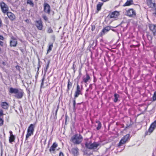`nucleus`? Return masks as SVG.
I'll return each instance as SVG.
<instances>
[{
    "label": "nucleus",
    "mask_w": 156,
    "mask_h": 156,
    "mask_svg": "<svg viewBox=\"0 0 156 156\" xmlns=\"http://www.w3.org/2000/svg\"><path fill=\"white\" fill-rule=\"evenodd\" d=\"M9 91L11 94H15V96L17 98H21L23 96V92L21 89L11 87L9 90Z\"/></svg>",
    "instance_id": "1"
},
{
    "label": "nucleus",
    "mask_w": 156,
    "mask_h": 156,
    "mask_svg": "<svg viewBox=\"0 0 156 156\" xmlns=\"http://www.w3.org/2000/svg\"><path fill=\"white\" fill-rule=\"evenodd\" d=\"M86 147L89 149H96L99 145L97 143L94 142L92 143L90 142H87L85 144Z\"/></svg>",
    "instance_id": "2"
},
{
    "label": "nucleus",
    "mask_w": 156,
    "mask_h": 156,
    "mask_svg": "<svg viewBox=\"0 0 156 156\" xmlns=\"http://www.w3.org/2000/svg\"><path fill=\"white\" fill-rule=\"evenodd\" d=\"M129 137L130 135L129 134H127L124 136L120 140L118 144V147H120L125 144L129 139Z\"/></svg>",
    "instance_id": "3"
},
{
    "label": "nucleus",
    "mask_w": 156,
    "mask_h": 156,
    "mask_svg": "<svg viewBox=\"0 0 156 156\" xmlns=\"http://www.w3.org/2000/svg\"><path fill=\"white\" fill-rule=\"evenodd\" d=\"M34 130V125L33 124H31L27 129V133L26 135V139L31 136V135L33 134Z\"/></svg>",
    "instance_id": "4"
},
{
    "label": "nucleus",
    "mask_w": 156,
    "mask_h": 156,
    "mask_svg": "<svg viewBox=\"0 0 156 156\" xmlns=\"http://www.w3.org/2000/svg\"><path fill=\"white\" fill-rule=\"evenodd\" d=\"M136 12L133 9H130L126 11V15L129 17H134L136 16Z\"/></svg>",
    "instance_id": "5"
},
{
    "label": "nucleus",
    "mask_w": 156,
    "mask_h": 156,
    "mask_svg": "<svg viewBox=\"0 0 156 156\" xmlns=\"http://www.w3.org/2000/svg\"><path fill=\"white\" fill-rule=\"evenodd\" d=\"M0 5L2 10L4 13H6L8 12L9 8L7 5L3 2H0Z\"/></svg>",
    "instance_id": "6"
},
{
    "label": "nucleus",
    "mask_w": 156,
    "mask_h": 156,
    "mask_svg": "<svg viewBox=\"0 0 156 156\" xmlns=\"http://www.w3.org/2000/svg\"><path fill=\"white\" fill-rule=\"evenodd\" d=\"M10 46L11 47H15L17 44V41L16 39L12 37L11 38L10 41Z\"/></svg>",
    "instance_id": "7"
},
{
    "label": "nucleus",
    "mask_w": 156,
    "mask_h": 156,
    "mask_svg": "<svg viewBox=\"0 0 156 156\" xmlns=\"http://www.w3.org/2000/svg\"><path fill=\"white\" fill-rule=\"evenodd\" d=\"M70 141L72 142L73 144H78V135L77 134L74 135L71 138Z\"/></svg>",
    "instance_id": "8"
},
{
    "label": "nucleus",
    "mask_w": 156,
    "mask_h": 156,
    "mask_svg": "<svg viewBox=\"0 0 156 156\" xmlns=\"http://www.w3.org/2000/svg\"><path fill=\"white\" fill-rule=\"evenodd\" d=\"M149 28L150 31L153 33L154 36L156 35V25L150 24L149 25Z\"/></svg>",
    "instance_id": "9"
},
{
    "label": "nucleus",
    "mask_w": 156,
    "mask_h": 156,
    "mask_svg": "<svg viewBox=\"0 0 156 156\" xmlns=\"http://www.w3.org/2000/svg\"><path fill=\"white\" fill-rule=\"evenodd\" d=\"M35 22L36 23V26L37 29L40 30H42L43 27V25L41 20H39L36 21Z\"/></svg>",
    "instance_id": "10"
},
{
    "label": "nucleus",
    "mask_w": 156,
    "mask_h": 156,
    "mask_svg": "<svg viewBox=\"0 0 156 156\" xmlns=\"http://www.w3.org/2000/svg\"><path fill=\"white\" fill-rule=\"evenodd\" d=\"M50 5L47 3L44 4V11L45 12L49 14L50 12Z\"/></svg>",
    "instance_id": "11"
},
{
    "label": "nucleus",
    "mask_w": 156,
    "mask_h": 156,
    "mask_svg": "<svg viewBox=\"0 0 156 156\" xmlns=\"http://www.w3.org/2000/svg\"><path fill=\"white\" fill-rule=\"evenodd\" d=\"M119 15V12L115 11L109 14L110 18H116Z\"/></svg>",
    "instance_id": "12"
},
{
    "label": "nucleus",
    "mask_w": 156,
    "mask_h": 156,
    "mask_svg": "<svg viewBox=\"0 0 156 156\" xmlns=\"http://www.w3.org/2000/svg\"><path fill=\"white\" fill-rule=\"evenodd\" d=\"M147 3L148 6L152 8H155L156 7V4L153 3L152 0H147Z\"/></svg>",
    "instance_id": "13"
},
{
    "label": "nucleus",
    "mask_w": 156,
    "mask_h": 156,
    "mask_svg": "<svg viewBox=\"0 0 156 156\" xmlns=\"http://www.w3.org/2000/svg\"><path fill=\"white\" fill-rule=\"evenodd\" d=\"M6 13L8 17L11 20H13L15 19V16L12 12H8Z\"/></svg>",
    "instance_id": "14"
},
{
    "label": "nucleus",
    "mask_w": 156,
    "mask_h": 156,
    "mask_svg": "<svg viewBox=\"0 0 156 156\" xmlns=\"http://www.w3.org/2000/svg\"><path fill=\"white\" fill-rule=\"evenodd\" d=\"M70 153L74 156H77L78 155V150L77 147L73 148L70 151Z\"/></svg>",
    "instance_id": "15"
},
{
    "label": "nucleus",
    "mask_w": 156,
    "mask_h": 156,
    "mask_svg": "<svg viewBox=\"0 0 156 156\" xmlns=\"http://www.w3.org/2000/svg\"><path fill=\"white\" fill-rule=\"evenodd\" d=\"M2 107L5 109H7L9 107V104L6 102H2L1 104Z\"/></svg>",
    "instance_id": "16"
},
{
    "label": "nucleus",
    "mask_w": 156,
    "mask_h": 156,
    "mask_svg": "<svg viewBox=\"0 0 156 156\" xmlns=\"http://www.w3.org/2000/svg\"><path fill=\"white\" fill-rule=\"evenodd\" d=\"M78 96V83H77V86H76V90L75 92V98H77ZM76 105V100L74 99L73 101V106L74 108Z\"/></svg>",
    "instance_id": "17"
},
{
    "label": "nucleus",
    "mask_w": 156,
    "mask_h": 156,
    "mask_svg": "<svg viewBox=\"0 0 156 156\" xmlns=\"http://www.w3.org/2000/svg\"><path fill=\"white\" fill-rule=\"evenodd\" d=\"M57 144L55 142L53 144L52 146L49 149V151H54L55 150V148L57 147Z\"/></svg>",
    "instance_id": "18"
},
{
    "label": "nucleus",
    "mask_w": 156,
    "mask_h": 156,
    "mask_svg": "<svg viewBox=\"0 0 156 156\" xmlns=\"http://www.w3.org/2000/svg\"><path fill=\"white\" fill-rule=\"evenodd\" d=\"M90 79V77L88 74L87 73L86 74V76L83 77V80L84 82L86 83L88 80Z\"/></svg>",
    "instance_id": "19"
},
{
    "label": "nucleus",
    "mask_w": 156,
    "mask_h": 156,
    "mask_svg": "<svg viewBox=\"0 0 156 156\" xmlns=\"http://www.w3.org/2000/svg\"><path fill=\"white\" fill-rule=\"evenodd\" d=\"M133 0H127L125 4L123 5L124 6H128L133 4Z\"/></svg>",
    "instance_id": "20"
},
{
    "label": "nucleus",
    "mask_w": 156,
    "mask_h": 156,
    "mask_svg": "<svg viewBox=\"0 0 156 156\" xmlns=\"http://www.w3.org/2000/svg\"><path fill=\"white\" fill-rule=\"evenodd\" d=\"M110 29L111 28L110 27L107 26L103 29L102 32L103 33L105 34L109 31Z\"/></svg>",
    "instance_id": "21"
},
{
    "label": "nucleus",
    "mask_w": 156,
    "mask_h": 156,
    "mask_svg": "<svg viewBox=\"0 0 156 156\" xmlns=\"http://www.w3.org/2000/svg\"><path fill=\"white\" fill-rule=\"evenodd\" d=\"M114 99L113 101L114 102L116 103L117 102L118 100V98H119V95L116 93L114 94Z\"/></svg>",
    "instance_id": "22"
},
{
    "label": "nucleus",
    "mask_w": 156,
    "mask_h": 156,
    "mask_svg": "<svg viewBox=\"0 0 156 156\" xmlns=\"http://www.w3.org/2000/svg\"><path fill=\"white\" fill-rule=\"evenodd\" d=\"M103 4V3L100 2L97 5V9L98 11H99L101 10Z\"/></svg>",
    "instance_id": "23"
},
{
    "label": "nucleus",
    "mask_w": 156,
    "mask_h": 156,
    "mask_svg": "<svg viewBox=\"0 0 156 156\" xmlns=\"http://www.w3.org/2000/svg\"><path fill=\"white\" fill-rule=\"evenodd\" d=\"M96 123L98 124V125L96 129L98 130H99L101 128V124L100 122L99 121H97Z\"/></svg>",
    "instance_id": "24"
},
{
    "label": "nucleus",
    "mask_w": 156,
    "mask_h": 156,
    "mask_svg": "<svg viewBox=\"0 0 156 156\" xmlns=\"http://www.w3.org/2000/svg\"><path fill=\"white\" fill-rule=\"evenodd\" d=\"M53 47V44L51 43H49V46L48 47V53L50 52L52 49V48Z\"/></svg>",
    "instance_id": "25"
},
{
    "label": "nucleus",
    "mask_w": 156,
    "mask_h": 156,
    "mask_svg": "<svg viewBox=\"0 0 156 156\" xmlns=\"http://www.w3.org/2000/svg\"><path fill=\"white\" fill-rule=\"evenodd\" d=\"M15 136H10L9 138V141L10 143H11L13 142L15 140Z\"/></svg>",
    "instance_id": "26"
},
{
    "label": "nucleus",
    "mask_w": 156,
    "mask_h": 156,
    "mask_svg": "<svg viewBox=\"0 0 156 156\" xmlns=\"http://www.w3.org/2000/svg\"><path fill=\"white\" fill-rule=\"evenodd\" d=\"M150 126L154 129L156 127V120H155L151 125Z\"/></svg>",
    "instance_id": "27"
},
{
    "label": "nucleus",
    "mask_w": 156,
    "mask_h": 156,
    "mask_svg": "<svg viewBox=\"0 0 156 156\" xmlns=\"http://www.w3.org/2000/svg\"><path fill=\"white\" fill-rule=\"evenodd\" d=\"M27 3L28 4L32 6H34V4L33 2L31 0H27Z\"/></svg>",
    "instance_id": "28"
},
{
    "label": "nucleus",
    "mask_w": 156,
    "mask_h": 156,
    "mask_svg": "<svg viewBox=\"0 0 156 156\" xmlns=\"http://www.w3.org/2000/svg\"><path fill=\"white\" fill-rule=\"evenodd\" d=\"M154 129L150 126L149 129H148V132L150 133V134L151 133L153 132Z\"/></svg>",
    "instance_id": "29"
},
{
    "label": "nucleus",
    "mask_w": 156,
    "mask_h": 156,
    "mask_svg": "<svg viewBox=\"0 0 156 156\" xmlns=\"http://www.w3.org/2000/svg\"><path fill=\"white\" fill-rule=\"evenodd\" d=\"M72 87V83L71 82H69V80L68 81V90H69L70 88H71Z\"/></svg>",
    "instance_id": "30"
},
{
    "label": "nucleus",
    "mask_w": 156,
    "mask_h": 156,
    "mask_svg": "<svg viewBox=\"0 0 156 156\" xmlns=\"http://www.w3.org/2000/svg\"><path fill=\"white\" fill-rule=\"evenodd\" d=\"M152 98L153 101L156 100V91L154 93Z\"/></svg>",
    "instance_id": "31"
},
{
    "label": "nucleus",
    "mask_w": 156,
    "mask_h": 156,
    "mask_svg": "<svg viewBox=\"0 0 156 156\" xmlns=\"http://www.w3.org/2000/svg\"><path fill=\"white\" fill-rule=\"evenodd\" d=\"M47 31L48 33H52L53 32V31L51 28L50 27L48 28Z\"/></svg>",
    "instance_id": "32"
},
{
    "label": "nucleus",
    "mask_w": 156,
    "mask_h": 156,
    "mask_svg": "<svg viewBox=\"0 0 156 156\" xmlns=\"http://www.w3.org/2000/svg\"><path fill=\"white\" fill-rule=\"evenodd\" d=\"M82 139V137L80 135H79V144L81 142Z\"/></svg>",
    "instance_id": "33"
},
{
    "label": "nucleus",
    "mask_w": 156,
    "mask_h": 156,
    "mask_svg": "<svg viewBox=\"0 0 156 156\" xmlns=\"http://www.w3.org/2000/svg\"><path fill=\"white\" fill-rule=\"evenodd\" d=\"M49 62H48V64L47 65L46 68L45 69H44V72H46L47 71L48 69V67H49Z\"/></svg>",
    "instance_id": "34"
},
{
    "label": "nucleus",
    "mask_w": 156,
    "mask_h": 156,
    "mask_svg": "<svg viewBox=\"0 0 156 156\" xmlns=\"http://www.w3.org/2000/svg\"><path fill=\"white\" fill-rule=\"evenodd\" d=\"M3 123V120L0 118V126H2Z\"/></svg>",
    "instance_id": "35"
},
{
    "label": "nucleus",
    "mask_w": 156,
    "mask_h": 156,
    "mask_svg": "<svg viewBox=\"0 0 156 156\" xmlns=\"http://www.w3.org/2000/svg\"><path fill=\"white\" fill-rule=\"evenodd\" d=\"M44 78H43L42 80V83H41V87H43V84H44Z\"/></svg>",
    "instance_id": "36"
},
{
    "label": "nucleus",
    "mask_w": 156,
    "mask_h": 156,
    "mask_svg": "<svg viewBox=\"0 0 156 156\" xmlns=\"http://www.w3.org/2000/svg\"><path fill=\"white\" fill-rule=\"evenodd\" d=\"M43 17L44 20L45 21H47L48 20V18L46 16H43Z\"/></svg>",
    "instance_id": "37"
},
{
    "label": "nucleus",
    "mask_w": 156,
    "mask_h": 156,
    "mask_svg": "<svg viewBox=\"0 0 156 156\" xmlns=\"http://www.w3.org/2000/svg\"><path fill=\"white\" fill-rule=\"evenodd\" d=\"M3 111L2 110H0V117L3 115Z\"/></svg>",
    "instance_id": "38"
},
{
    "label": "nucleus",
    "mask_w": 156,
    "mask_h": 156,
    "mask_svg": "<svg viewBox=\"0 0 156 156\" xmlns=\"http://www.w3.org/2000/svg\"><path fill=\"white\" fill-rule=\"evenodd\" d=\"M59 156H64L63 154L62 153V152H60L59 154Z\"/></svg>",
    "instance_id": "39"
},
{
    "label": "nucleus",
    "mask_w": 156,
    "mask_h": 156,
    "mask_svg": "<svg viewBox=\"0 0 156 156\" xmlns=\"http://www.w3.org/2000/svg\"><path fill=\"white\" fill-rule=\"evenodd\" d=\"M4 37L2 35H0V40H3Z\"/></svg>",
    "instance_id": "40"
},
{
    "label": "nucleus",
    "mask_w": 156,
    "mask_h": 156,
    "mask_svg": "<svg viewBox=\"0 0 156 156\" xmlns=\"http://www.w3.org/2000/svg\"><path fill=\"white\" fill-rule=\"evenodd\" d=\"M25 21L27 23H29L30 22V20L28 19L26 20Z\"/></svg>",
    "instance_id": "41"
},
{
    "label": "nucleus",
    "mask_w": 156,
    "mask_h": 156,
    "mask_svg": "<svg viewBox=\"0 0 156 156\" xmlns=\"http://www.w3.org/2000/svg\"><path fill=\"white\" fill-rule=\"evenodd\" d=\"M3 42L1 41H0V45L2 46H3Z\"/></svg>",
    "instance_id": "42"
},
{
    "label": "nucleus",
    "mask_w": 156,
    "mask_h": 156,
    "mask_svg": "<svg viewBox=\"0 0 156 156\" xmlns=\"http://www.w3.org/2000/svg\"><path fill=\"white\" fill-rule=\"evenodd\" d=\"M58 106L57 107V108L56 111V112H55V115L56 116V115H57V111H58Z\"/></svg>",
    "instance_id": "43"
},
{
    "label": "nucleus",
    "mask_w": 156,
    "mask_h": 156,
    "mask_svg": "<svg viewBox=\"0 0 156 156\" xmlns=\"http://www.w3.org/2000/svg\"><path fill=\"white\" fill-rule=\"evenodd\" d=\"M9 133L10 134V136H13V135L12 134V132L11 131H9Z\"/></svg>",
    "instance_id": "44"
},
{
    "label": "nucleus",
    "mask_w": 156,
    "mask_h": 156,
    "mask_svg": "<svg viewBox=\"0 0 156 156\" xmlns=\"http://www.w3.org/2000/svg\"><path fill=\"white\" fill-rule=\"evenodd\" d=\"M95 29V26H94L93 27V26H92V30H94Z\"/></svg>",
    "instance_id": "45"
},
{
    "label": "nucleus",
    "mask_w": 156,
    "mask_h": 156,
    "mask_svg": "<svg viewBox=\"0 0 156 156\" xmlns=\"http://www.w3.org/2000/svg\"><path fill=\"white\" fill-rule=\"evenodd\" d=\"M2 25V22L1 20L0 19V27H1Z\"/></svg>",
    "instance_id": "46"
},
{
    "label": "nucleus",
    "mask_w": 156,
    "mask_h": 156,
    "mask_svg": "<svg viewBox=\"0 0 156 156\" xmlns=\"http://www.w3.org/2000/svg\"><path fill=\"white\" fill-rule=\"evenodd\" d=\"M148 38H149L151 40L152 39V37L151 36H148Z\"/></svg>",
    "instance_id": "47"
},
{
    "label": "nucleus",
    "mask_w": 156,
    "mask_h": 156,
    "mask_svg": "<svg viewBox=\"0 0 156 156\" xmlns=\"http://www.w3.org/2000/svg\"><path fill=\"white\" fill-rule=\"evenodd\" d=\"M101 1L104 2H106L107 1H108L109 0H101Z\"/></svg>",
    "instance_id": "48"
},
{
    "label": "nucleus",
    "mask_w": 156,
    "mask_h": 156,
    "mask_svg": "<svg viewBox=\"0 0 156 156\" xmlns=\"http://www.w3.org/2000/svg\"><path fill=\"white\" fill-rule=\"evenodd\" d=\"M66 121H67V116L66 115V121H65L66 123Z\"/></svg>",
    "instance_id": "49"
},
{
    "label": "nucleus",
    "mask_w": 156,
    "mask_h": 156,
    "mask_svg": "<svg viewBox=\"0 0 156 156\" xmlns=\"http://www.w3.org/2000/svg\"><path fill=\"white\" fill-rule=\"evenodd\" d=\"M96 81V80H95V79L94 77V82H95Z\"/></svg>",
    "instance_id": "50"
},
{
    "label": "nucleus",
    "mask_w": 156,
    "mask_h": 156,
    "mask_svg": "<svg viewBox=\"0 0 156 156\" xmlns=\"http://www.w3.org/2000/svg\"><path fill=\"white\" fill-rule=\"evenodd\" d=\"M78 94H80V91L79 90V93H78Z\"/></svg>",
    "instance_id": "51"
},
{
    "label": "nucleus",
    "mask_w": 156,
    "mask_h": 156,
    "mask_svg": "<svg viewBox=\"0 0 156 156\" xmlns=\"http://www.w3.org/2000/svg\"><path fill=\"white\" fill-rule=\"evenodd\" d=\"M1 51V48H0V51Z\"/></svg>",
    "instance_id": "52"
},
{
    "label": "nucleus",
    "mask_w": 156,
    "mask_h": 156,
    "mask_svg": "<svg viewBox=\"0 0 156 156\" xmlns=\"http://www.w3.org/2000/svg\"><path fill=\"white\" fill-rule=\"evenodd\" d=\"M4 63H4V62H3V64H4Z\"/></svg>",
    "instance_id": "53"
},
{
    "label": "nucleus",
    "mask_w": 156,
    "mask_h": 156,
    "mask_svg": "<svg viewBox=\"0 0 156 156\" xmlns=\"http://www.w3.org/2000/svg\"><path fill=\"white\" fill-rule=\"evenodd\" d=\"M78 87H79V86H78Z\"/></svg>",
    "instance_id": "54"
}]
</instances>
